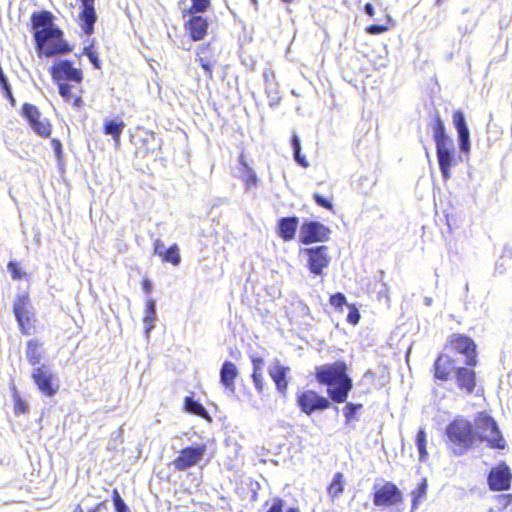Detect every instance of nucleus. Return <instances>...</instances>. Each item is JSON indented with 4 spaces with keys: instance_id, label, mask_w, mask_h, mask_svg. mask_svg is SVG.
<instances>
[{
    "instance_id": "1",
    "label": "nucleus",
    "mask_w": 512,
    "mask_h": 512,
    "mask_svg": "<svg viewBox=\"0 0 512 512\" xmlns=\"http://www.w3.org/2000/svg\"><path fill=\"white\" fill-rule=\"evenodd\" d=\"M348 371L349 367L343 360L317 366L314 379L319 385L327 387V397L313 389L299 391L296 394V404L300 411L311 415L329 409L332 403H345L353 388V380Z\"/></svg>"
},
{
    "instance_id": "2",
    "label": "nucleus",
    "mask_w": 512,
    "mask_h": 512,
    "mask_svg": "<svg viewBox=\"0 0 512 512\" xmlns=\"http://www.w3.org/2000/svg\"><path fill=\"white\" fill-rule=\"evenodd\" d=\"M54 17L48 10L34 12L31 15V25L36 50L39 56L47 58L70 53L72 46L64 39V33L53 23Z\"/></svg>"
},
{
    "instance_id": "3",
    "label": "nucleus",
    "mask_w": 512,
    "mask_h": 512,
    "mask_svg": "<svg viewBox=\"0 0 512 512\" xmlns=\"http://www.w3.org/2000/svg\"><path fill=\"white\" fill-rule=\"evenodd\" d=\"M49 72L63 100L74 108L81 109L84 93L81 85L84 78L82 69L74 67L69 60H59L51 65Z\"/></svg>"
},
{
    "instance_id": "4",
    "label": "nucleus",
    "mask_w": 512,
    "mask_h": 512,
    "mask_svg": "<svg viewBox=\"0 0 512 512\" xmlns=\"http://www.w3.org/2000/svg\"><path fill=\"white\" fill-rule=\"evenodd\" d=\"M432 375L435 381L441 383L455 380L460 392L471 395L477 387V374L474 367L457 366L456 360L448 353H440L432 365Z\"/></svg>"
},
{
    "instance_id": "5",
    "label": "nucleus",
    "mask_w": 512,
    "mask_h": 512,
    "mask_svg": "<svg viewBox=\"0 0 512 512\" xmlns=\"http://www.w3.org/2000/svg\"><path fill=\"white\" fill-rule=\"evenodd\" d=\"M446 447L454 456H463L476 445L473 423L458 416L445 428Z\"/></svg>"
},
{
    "instance_id": "6",
    "label": "nucleus",
    "mask_w": 512,
    "mask_h": 512,
    "mask_svg": "<svg viewBox=\"0 0 512 512\" xmlns=\"http://www.w3.org/2000/svg\"><path fill=\"white\" fill-rule=\"evenodd\" d=\"M477 442H485L491 449L503 450L507 443L494 418L486 411L478 412L473 422Z\"/></svg>"
},
{
    "instance_id": "7",
    "label": "nucleus",
    "mask_w": 512,
    "mask_h": 512,
    "mask_svg": "<svg viewBox=\"0 0 512 512\" xmlns=\"http://www.w3.org/2000/svg\"><path fill=\"white\" fill-rule=\"evenodd\" d=\"M12 311L21 335L31 336L36 333V311L31 303L30 294L28 292L16 295L12 305Z\"/></svg>"
},
{
    "instance_id": "8",
    "label": "nucleus",
    "mask_w": 512,
    "mask_h": 512,
    "mask_svg": "<svg viewBox=\"0 0 512 512\" xmlns=\"http://www.w3.org/2000/svg\"><path fill=\"white\" fill-rule=\"evenodd\" d=\"M371 499L375 507L388 509L401 505L404 501V496L394 482L382 481V483L373 485Z\"/></svg>"
},
{
    "instance_id": "9",
    "label": "nucleus",
    "mask_w": 512,
    "mask_h": 512,
    "mask_svg": "<svg viewBox=\"0 0 512 512\" xmlns=\"http://www.w3.org/2000/svg\"><path fill=\"white\" fill-rule=\"evenodd\" d=\"M444 350L463 355L465 357V364L469 367H475L478 364L477 344L471 337L465 334L454 333L450 335Z\"/></svg>"
},
{
    "instance_id": "10",
    "label": "nucleus",
    "mask_w": 512,
    "mask_h": 512,
    "mask_svg": "<svg viewBox=\"0 0 512 512\" xmlns=\"http://www.w3.org/2000/svg\"><path fill=\"white\" fill-rule=\"evenodd\" d=\"M31 379L39 392L46 397H53L59 391L60 384L57 375L44 364L33 369Z\"/></svg>"
},
{
    "instance_id": "11",
    "label": "nucleus",
    "mask_w": 512,
    "mask_h": 512,
    "mask_svg": "<svg viewBox=\"0 0 512 512\" xmlns=\"http://www.w3.org/2000/svg\"><path fill=\"white\" fill-rule=\"evenodd\" d=\"M306 258L308 270L317 276L323 274L331 262L330 249L326 245L304 248L300 251Z\"/></svg>"
},
{
    "instance_id": "12",
    "label": "nucleus",
    "mask_w": 512,
    "mask_h": 512,
    "mask_svg": "<svg viewBox=\"0 0 512 512\" xmlns=\"http://www.w3.org/2000/svg\"><path fill=\"white\" fill-rule=\"evenodd\" d=\"M22 116L28 121L33 131L42 138H49L52 133V124L42 114L37 106L24 103L22 105Z\"/></svg>"
},
{
    "instance_id": "13",
    "label": "nucleus",
    "mask_w": 512,
    "mask_h": 512,
    "mask_svg": "<svg viewBox=\"0 0 512 512\" xmlns=\"http://www.w3.org/2000/svg\"><path fill=\"white\" fill-rule=\"evenodd\" d=\"M331 230L318 221H306L300 227L299 241L304 245L325 242L330 238Z\"/></svg>"
},
{
    "instance_id": "14",
    "label": "nucleus",
    "mask_w": 512,
    "mask_h": 512,
    "mask_svg": "<svg viewBox=\"0 0 512 512\" xmlns=\"http://www.w3.org/2000/svg\"><path fill=\"white\" fill-rule=\"evenodd\" d=\"M488 487L493 492L507 491L512 486V471L504 461L494 466L487 476Z\"/></svg>"
},
{
    "instance_id": "15",
    "label": "nucleus",
    "mask_w": 512,
    "mask_h": 512,
    "mask_svg": "<svg viewBox=\"0 0 512 512\" xmlns=\"http://www.w3.org/2000/svg\"><path fill=\"white\" fill-rule=\"evenodd\" d=\"M206 451L205 445L190 446L179 451L178 456L173 460L172 465L176 470L185 471L195 466L203 457Z\"/></svg>"
},
{
    "instance_id": "16",
    "label": "nucleus",
    "mask_w": 512,
    "mask_h": 512,
    "mask_svg": "<svg viewBox=\"0 0 512 512\" xmlns=\"http://www.w3.org/2000/svg\"><path fill=\"white\" fill-rule=\"evenodd\" d=\"M81 4L78 13V25L82 32L91 36L95 31V24L97 22V13L95 8L96 0H78Z\"/></svg>"
},
{
    "instance_id": "17",
    "label": "nucleus",
    "mask_w": 512,
    "mask_h": 512,
    "mask_svg": "<svg viewBox=\"0 0 512 512\" xmlns=\"http://www.w3.org/2000/svg\"><path fill=\"white\" fill-rule=\"evenodd\" d=\"M436 154L442 177L448 180L451 176V168L457 163L452 141L437 144Z\"/></svg>"
},
{
    "instance_id": "18",
    "label": "nucleus",
    "mask_w": 512,
    "mask_h": 512,
    "mask_svg": "<svg viewBox=\"0 0 512 512\" xmlns=\"http://www.w3.org/2000/svg\"><path fill=\"white\" fill-rule=\"evenodd\" d=\"M152 249L153 254L158 256L162 263H169L175 267L181 263L180 248L175 243L166 248L165 243L160 238H157L153 240Z\"/></svg>"
},
{
    "instance_id": "19",
    "label": "nucleus",
    "mask_w": 512,
    "mask_h": 512,
    "mask_svg": "<svg viewBox=\"0 0 512 512\" xmlns=\"http://www.w3.org/2000/svg\"><path fill=\"white\" fill-rule=\"evenodd\" d=\"M185 30L193 41L202 40L208 30V21L201 15L192 14L184 24Z\"/></svg>"
},
{
    "instance_id": "20",
    "label": "nucleus",
    "mask_w": 512,
    "mask_h": 512,
    "mask_svg": "<svg viewBox=\"0 0 512 512\" xmlns=\"http://www.w3.org/2000/svg\"><path fill=\"white\" fill-rule=\"evenodd\" d=\"M268 373L275 383L277 390L281 394H285L289 385L288 374L290 373V367L284 366L279 360H276L269 368Z\"/></svg>"
},
{
    "instance_id": "21",
    "label": "nucleus",
    "mask_w": 512,
    "mask_h": 512,
    "mask_svg": "<svg viewBox=\"0 0 512 512\" xmlns=\"http://www.w3.org/2000/svg\"><path fill=\"white\" fill-rule=\"evenodd\" d=\"M299 219L296 216L283 217L277 223V235L285 242H289L295 238L298 228Z\"/></svg>"
},
{
    "instance_id": "22",
    "label": "nucleus",
    "mask_w": 512,
    "mask_h": 512,
    "mask_svg": "<svg viewBox=\"0 0 512 512\" xmlns=\"http://www.w3.org/2000/svg\"><path fill=\"white\" fill-rule=\"evenodd\" d=\"M43 342L38 338H30L25 343V356L31 366H40L43 359Z\"/></svg>"
},
{
    "instance_id": "23",
    "label": "nucleus",
    "mask_w": 512,
    "mask_h": 512,
    "mask_svg": "<svg viewBox=\"0 0 512 512\" xmlns=\"http://www.w3.org/2000/svg\"><path fill=\"white\" fill-rule=\"evenodd\" d=\"M453 122L458 132L460 148L462 151L468 152L470 149L469 130L462 111L457 110L453 113Z\"/></svg>"
},
{
    "instance_id": "24",
    "label": "nucleus",
    "mask_w": 512,
    "mask_h": 512,
    "mask_svg": "<svg viewBox=\"0 0 512 512\" xmlns=\"http://www.w3.org/2000/svg\"><path fill=\"white\" fill-rule=\"evenodd\" d=\"M125 128V123L120 118L107 119L103 124V133L111 135L113 140L118 143Z\"/></svg>"
},
{
    "instance_id": "25",
    "label": "nucleus",
    "mask_w": 512,
    "mask_h": 512,
    "mask_svg": "<svg viewBox=\"0 0 512 512\" xmlns=\"http://www.w3.org/2000/svg\"><path fill=\"white\" fill-rule=\"evenodd\" d=\"M251 363H252V366H253V371H252V379H253V382H254V385L256 387V389L258 391H262L263 390V386H264V383H263V380H264V377H263V366H264V359L261 357V356H252L251 357Z\"/></svg>"
},
{
    "instance_id": "26",
    "label": "nucleus",
    "mask_w": 512,
    "mask_h": 512,
    "mask_svg": "<svg viewBox=\"0 0 512 512\" xmlns=\"http://www.w3.org/2000/svg\"><path fill=\"white\" fill-rule=\"evenodd\" d=\"M428 482L426 478H422L417 486L411 491V511L418 509L420 503L426 498Z\"/></svg>"
},
{
    "instance_id": "27",
    "label": "nucleus",
    "mask_w": 512,
    "mask_h": 512,
    "mask_svg": "<svg viewBox=\"0 0 512 512\" xmlns=\"http://www.w3.org/2000/svg\"><path fill=\"white\" fill-rule=\"evenodd\" d=\"M198 60L205 71L209 74L212 72V68L216 63V57L213 51H211L209 45H202L198 52Z\"/></svg>"
},
{
    "instance_id": "28",
    "label": "nucleus",
    "mask_w": 512,
    "mask_h": 512,
    "mask_svg": "<svg viewBox=\"0 0 512 512\" xmlns=\"http://www.w3.org/2000/svg\"><path fill=\"white\" fill-rule=\"evenodd\" d=\"M344 492V475L342 472H336L332 481L327 487V494L331 499L339 497Z\"/></svg>"
},
{
    "instance_id": "29",
    "label": "nucleus",
    "mask_w": 512,
    "mask_h": 512,
    "mask_svg": "<svg viewBox=\"0 0 512 512\" xmlns=\"http://www.w3.org/2000/svg\"><path fill=\"white\" fill-rule=\"evenodd\" d=\"M415 445L419 451V461L424 463L429 458L427 451V433L423 428H420L415 436Z\"/></svg>"
},
{
    "instance_id": "30",
    "label": "nucleus",
    "mask_w": 512,
    "mask_h": 512,
    "mask_svg": "<svg viewBox=\"0 0 512 512\" xmlns=\"http://www.w3.org/2000/svg\"><path fill=\"white\" fill-rule=\"evenodd\" d=\"M137 152L142 156H147L156 150V138L153 134H146L145 137L138 140L136 144Z\"/></svg>"
},
{
    "instance_id": "31",
    "label": "nucleus",
    "mask_w": 512,
    "mask_h": 512,
    "mask_svg": "<svg viewBox=\"0 0 512 512\" xmlns=\"http://www.w3.org/2000/svg\"><path fill=\"white\" fill-rule=\"evenodd\" d=\"M184 409L190 414L210 420L208 412L203 407V405L198 401L194 400L193 397L191 396H187L184 399Z\"/></svg>"
},
{
    "instance_id": "32",
    "label": "nucleus",
    "mask_w": 512,
    "mask_h": 512,
    "mask_svg": "<svg viewBox=\"0 0 512 512\" xmlns=\"http://www.w3.org/2000/svg\"><path fill=\"white\" fill-rule=\"evenodd\" d=\"M11 394L13 399V412L16 416L24 415L29 412V405L21 397L17 387L13 385L11 388Z\"/></svg>"
},
{
    "instance_id": "33",
    "label": "nucleus",
    "mask_w": 512,
    "mask_h": 512,
    "mask_svg": "<svg viewBox=\"0 0 512 512\" xmlns=\"http://www.w3.org/2000/svg\"><path fill=\"white\" fill-rule=\"evenodd\" d=\"M156 321V303L152 298L147 299L143 322L146 325V332H150L154 328V322Z\"/></svg>"
},
{
    "instance_id": "34",
    "label": "nucleus",
    "mask_w": 512,
    "mask_h": 512,
    "mask_svg": "<svg viewBox=\"0 0 512 512\" xmlns=\"http://www.w3.org/2000/svg\"><path fill=\"white\" fill-rule=\"evenodd\" d=\"M433 139L435 141V145L451 141L445 133L444 124L438 113L435 115L433 123Z\"/></svg>"
},
{
    "instance_id": "35",
    "label": "nucleus",
    "mask_w": 512,
    "mask_h": 512,
    "mask_svg": "<svg viewBox=\"0 0 512 512\" xmlns=\"http://www.w3.org/2000/svg\"><path fill=\"white\" fill-rule=\"evenodd\" d=\"M7 269L13 280H23L29 277L28 273L21 268L20 263L17 261H9Z\"/></svg>"
},
{
    "instance_id": "36",
    "label": "nucleus",
    "mask_w": 512,
    "mask_h": 512,
    "mask_svg": "<svg viewBox=\"0 0 512 512\" xmlns=\"http://www.w3.org/2000/svg\"><path fill=\"white\" fill-rule=\"evenodd\" d=\"M362 408H363L362 403L347 402L343 409V414H344L346 423H349L352 420H357L358 418L356 416V413L359 410H361Z\"/></svg>"
},
{
    "instance_id": "37",
    "label": "nucleus",
    "mask_w": 512,
    "mask_h": 512,
    "mask_svg": "<svg viewBox=\"0 0 512 512\" xmlns=\"http://www.w3.org/2000/svg\"><path fill=\"white\" fill-rule=\"evenodd\" d=\"M190 1H191V5L184 12L188 15L205 12L210 7V0H190Z\"/></svg>"
},
{
    "instance_id": "38",
    "label": "nucleus",
    "mask_w": 512,
    "mask_h": 512,
    "mask_svg": "<svg viewBox=\"0 0 512 512\" xmlns=\"http://www.w3.org/2000/svg\"><path fill=\"white\" fill-rule=\"evenodd\" d=\"M238 372L235 364L226 361V388L230 389L232 393H236L233 384L234 379L237 377Z\"/></svg>"
},
{
    "instance_id": "39",
    "label": "nucleus",
    "mask_w": 512,
    "mask_h": 512,
    "mask_svg": "<svg viewBox=\"0 0 512 512\" xmlns=\"http://www.w3.org/2000/svg\"><path fill=\"white\" fill-rule=\"evenodd\" d=\"M291 143L294 150V157L295 160L303 167L308 166V162L306 161L305 157L301 155V147H300V141L296 134H293L291 137Z\"/></svg>"
},
{
    "instance_id": "40",
    "label": "nucleus",
    "mask_w": 512,
    "mask_h": 512,
    "mask_svg": "<svg viewBox=\"0 0 512 512\" xmlns=\"http://www.w3.org/2000/svg\"><path fill=\"white\" fill-rule=\"evenodd\" d=\"M112 501L114 504L115 512H131L130 508L122 499L117 488L112 490Z\"/></svg>"
},
{
    "instance_id": "41",
    "label": "nucleus",
    "mask_w": 512,
    "mask_h": 512,
    "mask_svg": "<svg viewBox=\"0 0 512 512\" xmlns=\"http://www.w3.org/2000/svg\"><path fill=\"white\" fill-rule=\"evenodd\" d=\"M329 303L331 306H333L335 309H338V310H341L344 305H348L346 296L341 292L332 294L329 297Z\"/></svg>"
},
{
    "instance_id": "42",
    "label": "nucleus",
    "mask_w": 512,
    "mask_h": 512,
    "mask_svg": "<svg viewBox=\"0 0 512 512\" xmlns=\"http://www.w3.org/2000/svg\"><path fill=\"white\" fill-rule=\"evenodd\" d=\"M241 163L245 169L246 177H245V183L249 187L251 185H256L257 183V177L254 173L253 169L250 168L244 161V155L243 153L240 155Z\"/></svg>"
},
{
    "instance_id": "43",
    "label": "nucleus",
    "mask_w": 512,
    "mask_h": 512,
    "mask_svg": "<svg viewBox=\"0 0 512 512\" xmlns=\"http://www.w3.org/2000/svg\"><path fill=\"white\" fill-rule=\"evenodd\" d=\"M83 54L88 57V59L90 60L95 69L101 68L98 55L93 49V43H91L89 46L84 47Z\"/></svg>"
},
{
    "instance_id": "44",
    "label": "nucleus",
    "mask_w": 512,
    "mask_h": 512,
    "mask_svg": "<svg viewBox=\"0 0 512 512\" xmlns=\"http://www.w3.org/2000/svg\"><path fill=\"white\" fill-rule=\"evenodd\" d=\"M349 313L347 315V322L351 325H357L360 321V312L355 304H348Z\"/></svg>"
},
{
    "instance_id": "45",
    "label": "nucleus",
    "mask_w": 512,
    "mask_h": 512,
    "mask_svg": "<svg viewBox=\"0 0 512 512\" xmlns=\"http://www.w3.org/2000/svg\"><path fill=\"white\" fill-rule=\"evenodd\" d=\"M284 500L280 497H274L270 501V505L266 512H283Z\"/></svg>"
},
{
    "instance_id": "46",
    "label": "nucleus",
    "mask_w": 512,
    "mask_h": 512,
    "mask_svg": "<svg viewBox=\"0 0 512 512\" xmlns=\"http://www.w3.org/2000/svg\"><path fill=\"white\" fill-rule=\"evenodd\" d=\"M313 199L314 201L321 207L327 209V210H333V205H332V202L326 198H324L323 196H321L320 194L318 193H314L313 194Z\"/></svg>"
},
{
    "instance_id": "47",
    "label": "nucleus",
    "mask_w": 512,
    "mask_h": 512,
    "mask_svg": "<svg viewBox=\"0 0 512 512\" xmlns=\"http://www.w3.org/2000/svg\"><path fill=\"white\" fill-rule=\"evenodd\" d=\"M387 30H388L387 26H385V25H378V24H372V25H370V26H368L366 28V31L369 34H372V35H377V34L384 33Z\"/></svg>"
},
{
    "instance_id": "48",
    "label": "nucleus",
    "mask_w": 512,
    "mask_h": 512,
    "mask_svg": "<svg viewBox=\"0 0 512 512\" xmlns=\"http://www.w3.org/2000/svg\"><path fill=\"white\" fill-rule=\"evenodd\" d=\"M51 146L55 152V155L58 160L62 159V143L59 139L53 138L51 140Z\"/></svg>"
},
{
    "instance_id": "49",
    "label": "nucleus",
    "mask_w": 512,
    "mask_h": 512,
    "mask_svg": "<svg viewBox=\"0 0 512 512\" xmlns=\"http://www.w3.org/2000/svg\"><path fill=\"white\" fill-rule=\"evenodd\" d=\"M141 286L145 294L149 295L152 292L153 285L148 278L142 279Z\"/></svg>"
},
{
    "instance_id": "50",
    "label": "nucleus",
    "mask_w": 512,
    "mask_h": 512,
    "mask_svg": "<svg viewBox=\"0 0 512 512\" xmlns=\"http://www.w3.org/2000/svg\"><path fill=\"white\" fill-rule=\"evenodd\" d=\"M103 506H104V502H100L95 507L90 509L88 512H98L101 509V507H103ZM73 512H84V510L81 507V505L78 504V505L75 506Z\"/></svg>"
},
{
    "instance_id": "51",
    "label": "nucleus",
    "mask_w": 512,
    "mask_h": 512,
    "mask_svg": "<svg viewBox=\"0 0 512 512\" xmlns=\"http://www.w3.org/2000/svg\"><path fill=\"white\" fill-rule=\"evenodd\" d=\"M4 94H5V97L8 99V101L11 103V105L15 106L16 100L12 94L11 89H9L8 91H5Z\"/></svg>"
},
{
    "instance_id": "52",
    "label": "nucleus",
    "mask_w": 512,
    "mask_h": 512,
    "mask_svg": "<svg viewBox=\"0 0 512 512\" xmlns=\"http://www.w3.org/2000/svg\"><path fill=\"white\" fill-rule=\"evenodd\" d=\"M364 9L369 16H374V8L371 3H366Z\"/></svg>"
},
{
    "instance_id": "53",
    "label": "nucleus",
    "mask_w": 512,
    "mask_h": 512,
    "mask_svg": "<svg viewBox=\"0 0 512 512\" xmlns=\"http://www.w3.org/2000/svg\"><path fill=\"white\" fill-rule=\"evenodd\" d=\"M219 374H220L221 381L224 382V364L222 365Z\"/></svg>"
},
{
    "instance_id": "54",
    "label": "nucleus",
    "mask_w": 512,
    "mask_h": 512,
    "mask_svg": "<svg viewBox=\"0 0 512 512\" xmlns=\"http://www.w3.org/2000/svg\"><path fill=\"white\" fill-rule=\"evenodd\" d=\"M286 512H300V509L297 507H290L286 510Z\"/></svg>"
},
{
    "instance_id": "55",
    "label": "nucleus",
    "mask_w": 512,
    "mask_h": 512,
    "mask_svg": "<svg viewBox=\"0 0 512 512\" xmlns=\"http://www.w3.org/2000/svg\"><path fill=\"white\" fill-rule=\"evenodd\" d=\"M280 1L283 2L284 4H287V5H289V4L294 2V0H280Z\"/></svg>"
},
{
    "instance_id": "56",
    "label": "nucleus",
    "mask_w": 512,
    "mask_h": 512,
    "mask_svg": "<svg viewBox=\"0 0 512 512\" xmlns=\"http://www.w3.org/2000/svg\"><path fill=\"white\" fill-rule=\"evenodd\" d=\"M442 2H443V0H436V1H435V4H436L437 6H439V5H441V3H442Z\"/></svg>"
}]
</instances>
